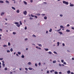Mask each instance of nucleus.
Segmentation results:
<instances>
[{
  "label": "nucleus",
  "mask_w": 74,
  "mask_h": 74,
  "mask_svg": "<svg viewBox=\"0 0 74 74\" xmlns=\"http://www.w3.org/2000/svg\"><path fill=\"white\" fill-rule=\"evenodd\" d=\"M28 69H29V70H32L33 69H32V68H31L30 67H29L28 68Z\"/></svg>",
  "instance_id": "6e6552de"
},
{
  "label": "nucleus",
  "mask_w": 74,
  "mask_h": 74,
  "mask_svg": "<svg viewBox=\"0 0 74 74\" xmlns=\"http://www.w3.org/2000/svg\"><path fill=\"white\" fill-rule=\"evenodd\" d=\"M60 30H61V28H60V29H59V30H57V32H59V31H60Z\"/></svg>",
  "instance_id": "4be33fe9"
},
{
  "label": "nucleus",
  "mask_w": 74,
  "mask_h": 74,
  "mask_svg": "<svg viewBox=\"0 0 74 74\" xmlns=\"http://www.w3.org/2000/svg\"><path fill=\"white\" fill-rule=\"evenodd\" d=\"M47 17L46 16H45L44 17V18L45 19H47Z\"/></svg>",
  "instance_id": "c85d7f7f"
},
{
  "label": "nucleus",
  "mask_w": 74,
  "mask_h": 74,
  "mask_svg": "<svg viewBox=\"0 0 74 74\" xmlns=\"http://www.w3.org/2000/svg\"><path fill=\"white\" fill-rule=\"evenodd\" d=\"M49 32H52V29L51 28L49 30Z\"/></svg>",
  "instance_id": "b1692460"
},
{
  "label": "nucleus",
  "mask_w": 74,
  "mask_h": 74,
  "mask_svg": "<svg viewBox=\"0 0 74 74\" xmlns=\"http://www.w3.org/2000/svg\"><path fill=\"white\" fill-rule=\"evenodd\" d=\"M3 47H7V45H3Z\"/></svg>",
  "instance_id": "72a5a7b5"
},
{
  "label": "nucleus",
  "mask_w": 74,
  "mask_h": 74,
  "mask_svg": "<svg viewBox=\"0 0 74 74\" xmlns=\"http://www.w3.org/2000/svg\"><path fill=\"white\" fill-rule=\"evenodd\" d=\"M58 72H56V71H55V74H58Z\"/></svg>",
  "instance_id": "ea45409f"
},
{
  "label": "nucleus",
  "mask_w": 74,
  "mask_h": 74,
  "mask_svg": "<svg viewBox=\"0 0 74 74\" xmlns=\"http://www.w3.org/2000/svg\"><path fill=\"white\" fill-rule=\"evenodd\" d=\"M16 12L17 13H19V10L18 9V10H17L16 11Z\"/></svg>",
  "instance_id": "9d476101"
},
{
  "label": "nucleus",
  "mask_w": 74,
  "mask_h": 74,
  "mask_svg": "<svg viewBox=\"0 0 74 74\" xmlns=\"http://www.w3.org/2000/svg\"><path fill=\"white\" fill-rule=\"evenodd\" d=\"M45 15V14H42V16H44Z\"/></svg>",
  "instance_id": "473e14b6"
},
{
  "label": "nucleus",
  "mask_w": 74,
  "mask_h": 74,
  "mask_svg": "<svg viewBox=\"0 0 74 74\" xmlns=\"http://www.w3.org/2000/svg\"><path fill=\"white\" fill-rule=\"evenodd\" d=\"M33 19V18L32 17H30L29 18V19H30L31 20H32V19Z\"/></svg>",
  "instance_id": "c9c22d12"
},
{
  "label": "nucleus",
  "mask_w": 74,
  "mask_h": 74,
  "mask_svg": "<svg viewBox=\"0 0 74 74\" xmlns=\"http://www.w3.org/2000/svg\"><path fill=\"white\" fill-rule=\"evenodd\" d=\"M38 64H39V66H41V63H40V62Z\"/></svg>",
  "instance_id": "37998d69"
},
{
  "label": "nucleus",
  "mask_w": 74,
  "mask_h": 74,
  "mask_svg": "<svg viewBox=\"0 0 74 74\" xmlns=\"http://www.w3.org/2000/svg\"><path fill=\"white\" fill-rule=\"evenodd\" d=\"M40 47H42V45H41V44H39L38 45Z\"/></svg>",
  "instance_id": "a19ab883"
},
{
  "label": "nucleus",
  "mask_w": 74,
  "mask_h": 74,
  "mask_svg": "<svg viewBox=\"0 0 74 74\" xmlns=\"http://www.w3.org/2000/svg\"><path fill=\"white\" fill-rule=\"evenodd\" d=\"M70 6L71 7H73V6H74V5L71 4H70Z\"/></svg>",
  "instance_id": "dca6fc26"
},
{
  "label": "nucleus",
  "mask_w": 74,
  "mask_h": 74,
  "mask_svg": "<svg viewBox=\"0 0 74 74\" xmlns=\"http://www.w3.org/2000/svg\"><path fill=\"white\" fill-rule=\"evenodd\" d=\"M63 3L64 4H66V5H68V4H69V2H66L65 1H63Z\"/></svg>",
  "instance_id": "f257e3e1"
},
{
  "label": "nucleus",
  "mask_w": 74,
  "mask_h": 74,
  "mask_svg": "<svg viewBox=\"0 0 74 74\" xmlns=\"http://www.w3.org/2000/svg\"><path fill=\"white\" fill-rule=\"evenodd\" d=\"M59 44H60V43H59V42H57V44H58V45L57 46H59Z\"/></svg>",
  "instance_id": "a211bd4d"
},
{
  "label": "nucleus",
  "mask_w": 74,
  "mask_h": 74,
  "mask_svg": "<svg viewBox=\"0 0 74 74\" xmlns=\"http://www.w3.org/2000/svg\"><path fill=\"white\" fill-rule=\"evenodd\" d=\"M3 14H4V12H2L1 13V15L2 16L3 15Z\"/></svg>",
  "instance_id": "9b49d317"
},
{
  "label": "nucleus",
  "mask_w": 74,
  "mask_h": 74,
  "mask_svg": "<svg viewBox=\"0 0 74 74\" xmlns=\"http://www.w3.org/2000/svg\"><path fill=\"white\" fill-rule=\"evenodd\" d=\"M45 50L46 51H48L49 49H45Z\"/></svg>",
  "instance_id": "2f4dec72"
},
{
  "label": "nucleus",
  "mask_w": 74,
  "mask_h": 74,
  "mask_svg": "<svg viewBox=\"0 0 74 74\" xmlns=\"http://www.w3.org/2000/svg\"><path fill=\"white\" fill-rule=\"evenodd\" d=\"M58 33L60 34H63V33H62V32H59Z\"/></svg>",
  "instance_id": "4468645a"
},
{
  "label": "nucleus",
  "mask_w": 74,
  "mask_h": 74,
  "mask_svg": "<svg viewBox=\"0 0 74 74\" xmlns=\"http://www.w3.org/2000/svg\"><path fill=\"white\" fill-rule=\"evenodd\" d=\"M63 64H64L66 65V63L65 62H64Z\"/></svg>",
  "instance_id": "58836bf2"
},
{
  "label": "nucleus",
  "mask_w": 74,
  "mask_h": 74,
  "mask_svg": "<svg viewBox=\"0 0 74 74\" xmlns=\"http://www.w3.org/2000/svg\"><path fill=\"white\" fill-rule=\"evenodd\" d=\"M61 62H62V63H63V62H64V60H61Z\"/></svg>",
  "instance_id": "a18cd8bd"
},
{
  "label": "nucleus",
  "mask_w": 74,
  "mask_h": 74,
  "mask_svg": "<svg viewBox=\"0 0 74 74\" xmlns=\"http://www.w3.org/2000/svg\"><path fill=\"white\" fill-rule=\"evenodd\" d=\"M2 65H3V67H4V66H5V64L4 63H2Z\"/></svg>",
  "instance_id": "5701e85b"
},
{
  "label": "nucleus",
  "mask_w": 74,
  "mask_h": 74,
  "mask_svg": "<svg viewBox=\"0 0 74 74\" xmlns=\"http://www.w3.org/2000/svg\"><path fill=\"white\" fill-rule=\"evenodd\" d=\"M18 55H21V52H18Z\"/></svg>",
  "instance_id": "c756f323"
},
{
  "label": "nucleus",
  "mask_w": 74,
  "mask_h": 74,
  "mask_svg": "<svg viewBox=\"0 0 74 74\" xmlns=\"http://www.w3.org/2000/svg\"><path fill=\"white\" fill-rule=\"evenodd\" d=\"M71 74H74V73H73V72H71Z\"/></svg>",
  "instance_id": "69168bd1"
},
{
  "label": "nucleus",
  "mask_w": 74,
  "mask_h": 74,
  "mask_svg": "<svg viewBox=\"0 0 74 74\" xmlns=\"http://www.w3.org/2000/svg\"><path fill=\"white\" fill-rule=\"evenodd\" d=\"M71 29H73V30H74V27H72Z\"/></svg>",
  "instance_id": "603ef678"
},
{
  "label": "nucleus",
  "mask_w": 74,
  "mask_h": 74,
  "mask_svg": "<svg viewBox=\"0 0 74 74\" xmlns=\"http://www.w3.org/2000/svg\"><path fill=\"white\" fill-rule=\"evenodd\" d=\"M31 16L32 17H33V18L34 16V15H33L32 14H31Z\"/></svg>",
  "instance_id": "aec40b11"
},
{
  "label": "nucleus",
  "mask_w": 74,
  "mask_h": 74,
  "mask_svg": "<svg viewBox=\"0 0 74 74\" xmlns=\"http://www.w3.org/2000/svg\"><path fill=\"white\" fill-rule=\"evenodd\" d=\"M12 51H13V50L12 49H10L11 52H12Z\"/></svg>",
  "instance_id": "4c0bfd02"
},
{
  "label": "nucleus",
  "mask_w": 74,
  "mask_h": 74,
  "mask_svg": "<svg viewBox=\"0 0 74 74\" xmlns=\"http://www.w3.org/2000/svg\"><path fill=\"white\" fill-rule=\"evenodd\" d=\"M12 9H13L14 10H16L15 8H14V7H12Z\"/></svg>",
  "instance_id": "423d86ee"
},
{
  "label": "nucleus",
  "mask_w": 74,
  "mask_h": 74,
  "mask_svg": "<svg viewBox=\"0 0 74 74\" xmlns=\"http://www.w3.org/2000/svg\"><path fill=\"white\" fill-rule=\"evenodd\" d=\"M27 64L28 65H30V64H32V63H31V62H29Z\"/></svg>",
  "instance_id": "20e7f679"
},
{
  "label": "nucleus",
  "mask_w": 74,
  "mask_h": 74,
  "mask_svg": "<svg viewBox=\"0 0 74 74\" xmlns=\"http://www.w3.org/2000/svg\"><path fill=\"white\" fill-rule=\"evenodd\" d=\"M21 25H20V24H18L17 25V27H19Z\"/></svg>",
  "instance_id": "1a4fd4ad"
},
{
  "label": "nucleus",
  "mask_w": 74,
  "mask_h": 74,
  "mask_svg": "<svg viewBox=\"0 0 74 74\" xmlns=\"http://www.w3.org/2000/svg\"><path fill=\"white\" fill-rule=\"evenodd\" d=\"M60 16H63V15L62 14H60Z\"/></svg>",
  "instance_id": "bf43d9fd"
},
{
  "label": "nucleus",
  "mask_w": 74,
  "mask_h": 74,
  "mask_svg": "<svg viewBox=\"0 0 74 74\" xmlns=\"http://www.w3.org/2000/svg\"><path fill=\"white\" fill-rule=\"evenodd\" d=\"M25 30H26L27 29V27H25Z\"/></svg>",
  "instance_id": "49530a36"
},
{
  "label": "nucleus",
  "mask_w": 74,
  "mask_h": 74,
  "mask_svg": "<svg viewBox=\"0 0 74 74\" xmlns=\"http://www.w3.org/2000/svg\"><path fill=\"white\" fill-rule=\"evenodd\" d=\"M49 73V71H47V73Z\"/></svg>",
  "instance_id": "6e6d98bb"
},
{
  "label": "nucleus",
  "mask_w": 74,
  "mask_h": 74,
  "mask_svg": "<svg viewBox=\"0 0 74 74\" xmlns=\"http://www.w3.org/2000/svg\"><path fill=\"white\" fill-rule=\"evenodd\" d=\"M52 72H54L55 71L53 70H52Z\"/></svg>",
  "instance_id": "052dcab7"
},
{
  "label": "nucleus",
  "mask_w": 74,
  "mask_h": 74,
  "mask_svg": "<svg viewBox=\"0 0 74 74\" xmlns=\"http://www.w3.org/2000/svg\"><path fill=\"white\" fill-rule=\"evenodd\" d=\"M4 1H0V3H3Z\"/></svg>",
  "instance_id": "39448f33"
},
{
  "label": "nucleus",
  "mask_w": 74,
  "mask_h": 74,
  "mask_svg": "<svg viewBox=\"0 0 74 74\" xmlns=\"http://www.w3.org/2000/svg\"><path fill=\"white\" fill-rule=\"evenodd\" d=\"M16 56H19V55H18V54H16Z\"/></svg>",
  "instance_id": "774afa93"
},
{
  "label": "nucleus",
  "mask_w": 74,
  "mask_h": 74,
  "mask_svg": "<svg viewBox=\"0 0 74 74\" xmlns=\"http://www.w3.org/2000/svg\"><path fill=\"white\" fill-rule=\"evenodd\" d=\"M23 14L24 15H27V11H25L23 12Z\"/></svg>",
  "instance_id": "f03ea898"
},
{
  "label": "nucleus",
  "mask_w": 74,
  "mask_h": 74,
  "mask_svg": "<svg viewBox=\"0 0 74 74\" xmlns=\"http://www.w3.org/2000/svg\"><path fill=\"white\" fill-rule=\"evenodd\" d=\"M0 30L1 32H2V29H0Z\"/></svg>",
  "instance_id": "338daca9"
},
{
  "label": "nucleus",
  "mask_w": 74,
  "mask_h": 74,
  "mask_svg": "<svg viewBox=\"0 0 74 74\" xmlns=\"http://www.w3.org/2000/svg\"><path fill=\"white\" fill-rule=\"evenodd\" d=\"M62 45H63V46H65V45L64 43H63Z\"/></svg>",
  "instance_id": "13d9d810"
},
{
  "label": "nucleus",
  "mask_w": 74,
  "mask_h": 74,
  "mask_svg": "<svg viewBox=\"0 0 74 74\" xmlns=\"http://www.w3.org/2000/svg\"><path fill=\"white\" fill-rule=\"evenodd\" d=\"M7 52H10V50H7Z\"/></svg>",
  "instance_id": "864d4df0"
},
{
  "label": "nucleus",
  "mask_w": 74,
  "mask_h": 74,
  "mask_svg": "<svg viewBox=\"0 0 74 74\" xmlns=\"http://www.w3.org/2000/svg\"><path fill=\"white\" fill-rule=\"evenodd\" d=\"M67 73L68 74H70V71H68L67 72Z\"/></svg>",
  "instance_id": "f3484780"
},
{
  "label": "nucleus",
  "mask_w": 74,
  "mask_h": 74,
  "mask_svg": "<svg viewBox=\"0 0 74 74\" xmlns=\"http://www.w3.org/2000/svg\"><path fill=\"white\" fill-rule=\"evenodd\" d=\"M2 62L3 63H4V61H2Z\"/></svg>",
  "instance_id": "e2e57ef3"
},
{
  "label": "nucleus",
  "mask_w": 74,
  "mask_h": 74,
  "mask_svg": "<svg viewBox=\"0 0 74 74\" xmlns=\"http://www.w3.org/2000/svg\"><path fill=\"white\" fill-rule=\"evenodd\" d=\"M70 26V25H69V24H68L67 25V26Z\"/></svg>",
  "instance_id": "680f3d73"
},
{
  "label": "nucleus",
  "mask_w": 74,
  "mask_h": 74,
  "mask_svg": "<svg viewBox=\"0 0 74 74\" xmlns=\"http://www.w3.org/2000/svg\"><path fill=\"white\" fill-rule=\"evenodd\" d=\"M6 2L7 3H9V1H6Z\"/></svg>",
  "instance_id": "bb28decb"
},
{
  "label": "nucleus",
  "mask_w": 74,
  "mask_h": 74,
  "mask_svg": "<svg viewBox=\"0 0 74 74\" xmlns=\"http://www.w3.org/2000/svg\"><path fill=\"white\" fill-rule=\"evenodd\" d=\"M35 16V18H36V19L37 18V16Z\"/></svg>",
  "instance_id": "79ce46f5"
},
{
  "label": "nucleus",
  "mask_w": 74,
  "mask_h": 74,
  "mask_svg": "<svg viewBox=\"0 0 74 74\" xmlns=\"http://www.w3.org/2000/svg\"><path fill=\"white\" fill-rule=\"evenodd\" d=\"M54 53H55V54H57V53L55 51H54Z\"/></svg>",
  "instance_id": "c03bdc74"
},
{
  "label": "nucleus",
  "mask_w": 74,
  "mask_h": 74,
  "mask_svg": "<svg viewBox=\"0 0 74 74\" xmlns=\"http://www.w3.org/2000/svg\"><path fill=\"white\" fill-rule=\"evenodd\" d=\"M23 3H24V4H25V5H27V2H26L25 1H23Z\"/></svg>",
  "instance_id": "7ed1b4c3"
},
{
  "label": "nucleus",
  "mask_w": 74,
  "mask_h": 74,
  "mask_svg": "<svg viewBox=\"0 0 74 74\" xmlns=\"http://www.w3.org/2000/svg\"><path fill=\"white\" fill-rule=\"evenodd\" d=\"M0 60H3V58H0Z\"/></svg>",
  "instance_id": "09e8293b"
},
{
  "label": "nucleus",
  "mask_w": 74,
  "mask_h": 74,
  "mask_svg": "<svg viewBox=\"0 0 74 74\" xmlns=\"http://www.w3.org/2000/svg\"><path fill=\"white\" fill-rule=\"evenodd\" d=\"M36 15H38V16H40V14H36Z\"/></svg>",
  "instance_id": "e433bc0d"
},
{
  "label": "nucleus",
  "mask_w": 74,
  "mask_h": 74,
  "mask_svg": "<svg viewBox=\"0 0 74 74\" xmlns=\"http://www.w3.org/2000/svg\"><path fill=\"white\" fill-rule=\"evenodd\" d=\"M49 54H50L51 55V54H52V52L51 51H49Z\"/></svg>",
  "instance_id": "412c9836"
},
{
  "label": "nucleus",
  "mask_w": 74,
  "mask_h": 74,
  "mask_svg": "<svg viewBox=\"0 0 74 74\" xmlns=\"http://www.w3.org/2000/svg\"><path fill=\"white\" fill-rule=\"evenodd\" d=\"M5 21H7V19L6 18H5Z\"/></svg>",
  "instance_id": "0e129e2a"
},
{
  "label": "nucleus",
  "mask_w": 74,
  "mask_h": 74,
  "mask_svg": "<svg viewBox=\"0 0 74 74\" xmlns=\"http://www.w3.org/2000/svg\"><path fill=\"white\" fill-rule=\"evenodd\" d=\"M32 36H33V37H36V36L35 35H32Z\"/></svg>",
  "instance_id": "f704fd0d"
},
{
  "label": "nucleus",
  "mask_w": 74,
  "mask_h": 74,
  "mask_svg": "<svg viewBox=\"0 0 74 74\" xmlns=\"http://www.w3.org/2000/svg\"><path fill=\"white\" fill-rule=\"evenodd\" d=\"M11 45V44H10V43L8 42V45L9 46H10V45Z\"/></svg>",
  "instance_id": "7c9ffc66"
},
{
  "label": "nucleus",
  "mask_w": 74,
  "mask_h": 74,
  "mask_svg": "<svg viewBox=\"0 0 74 74\" xmlns=\"http://www.w3.org/2000/svg\"><path fill=\"white\" fill-rule=\"evenodd\" d=\"M13 34H16V32H13Z\"/></svg>",
  "instance_id": "393cba45"
},
{
  "label": "nucleus",
  "mask_w": 74,
  "mask_h": 74,
  "mask_svg": "<svg viewBox=\"0 0 74 74\" xmlns=\"http://www.w3.org/2000/svg\"><path fill=\"white\" fill-rule=\"evenodd\" d=\"M60 28H64V27H63V26L62 25H61L60 26Z\"/></svg>",
  "instance_id": "ddd939ff"
},
{
  "label": "nucleus",
  "mask_w": 74,
  "mask_h": 74,
  "mask_svg": "<svg viewBox=\"0 0 74 74\" xmlns=\"http://www.w3.org/2000/svg\"><path fill=\"white\" fill-rule=\"evenodd\" d=\"M27 40V38H26L25 39V41H26Z\"/></svg>",
  "instance_id": "4d7b16f0"
},
{
  "label": "nucleus",
  "mask_w": 74,
  "mask_h": 74,
  "mask_svg": "<svg viewBox=\"0 0 74 74\" xmlns=\"http://www.w3.org/2000/svg\"><path fill=\"white\" fill-rule=\"evenodd\" d=\"M21 57L22 58H25V56L23 55H22V56Z\"/></svg>",
  "instance_id": "a878e982"
},
{
  "label": "nucleus",
  "mask_w": 74,
  "mask_h": 74,
  "mask_svg": "<svg viewBox=\"0 0 74 74\" xmlns=\"http://www.w3.org/2000/svg\"><path fill=\"white\" fill-rule=\"evenodd\" d=\"M36 48H37L38 49H41V48L40 47H36Z\"/></svg>",
  "instance_id": "0eeeda50"
},
{
  "label": "nucleus",
  "mask_w": 74,
  "mask_h": 74,
  "mask_svg": "<svg viewBox=\"0 0 74 74\" xmlns=\"http://www.w3.org/2000/svg\"><path fill=\"white\" fill-rule=\"evenodd\" d=\"M5 70H7V68H5Z\"/></svg>",
  "instance_id": "de8ad7c7"
},
{
  "label": "nucleus",
  "mask_w": 74,
  "mask_h": 74,
  "mask_svg": "<svg viewBox=\"0 0 74 74\" xmlns=\"http://www.w3.org/2000/svg\"><path fill=\"white\" fill-rule=\"evenodd\" d=\"M30 2L31 3H33V0H30Z\"/></svg>",
  "instance_id": "5fc2aeb1"
},
{
  "label": "nucleus",
  "mask_w": 74,
  "mask_h": 74,
  "mask_svg": "<svg viewBox=\"0 0 74 74\" xmlns=\"http://www.w3.org/2000/svg\"><path fill=\"white\" fill-rule=\"evenodd\" d=\"M22 22L21 21H19V23H20V25H22Z\"/></svg>",
  "instance_id": "f8f14e48"
},
{
  "label": "nucleus",
  "mask_w": 74,
  "mask_h": 74,
  "mask_svg": "<svg viewBox=\"0 0 74 74\" xmlns=\"http://www.w3.org/2000/svg\"><path fill=\"white\" fill-rule=\"evenodd\" d=\"M25 70H26V71H27V70H28V69L27 68H25Z\"/></svg>",
  "instance_id": "8fccbe9b"
},
{
  "label": "nucleus",
  "mask_w": 74,
  "mask_h": 74,
  "mask_svg": "<svg viewBox=\"0 0 74 74\" xmlns=\"http://www.w3.org/2000/svg\"><path fill=\"white\" fill-rule=\"evenodd\" d=\"M35 66H36V67L37 66V64H35Z\"/></svg>",
  "instance_id": "3c124183"
},
{
  "label": "nucleus",
  "mask_w": 74,
  "mask_h": 74,
  "mask_svg": "<svg viewBox=\"0 0 74 74\" xmlns=\"http://www.w3.org/2000/svg\"><path fill=\"white\" fill-rule=\"evenodd\" d=\"M14 24H15L16 25H18L19 24V23L16 22L14 23Z\"/></svg>",
  "instance_id": "2eb2a0df"
},
{
  "label": "nucleus",
  "mask_w": 74,
  "mask_h": 74,
  "mask_svg": "<svg viewBox=\"0 0 74 74\" xmlns=\"http://www.w3.org/2000/svg\"><path fill=\"white\" fill-rule=\"evenodd\" d=\"M66 32H70V30L66 29Z\"/></svg>",
  "instance_id": "6ab92c4d"
},
{
  "label": "nucleus",
  "mask_w": 74,
  "mask_h": 74,
  "mask_svg": "<svg viewBox=\"0 0 74 74\" xmlns=\"http://www.w3.org/2000/svg\"><path fill=\"white\" fill-rule=\"evenodd\" d=\"M56 61H55V60H54V61H53V63H56Z\"/></svg>",
  "instance_id": "cd10ccee"
}]
</instances>
